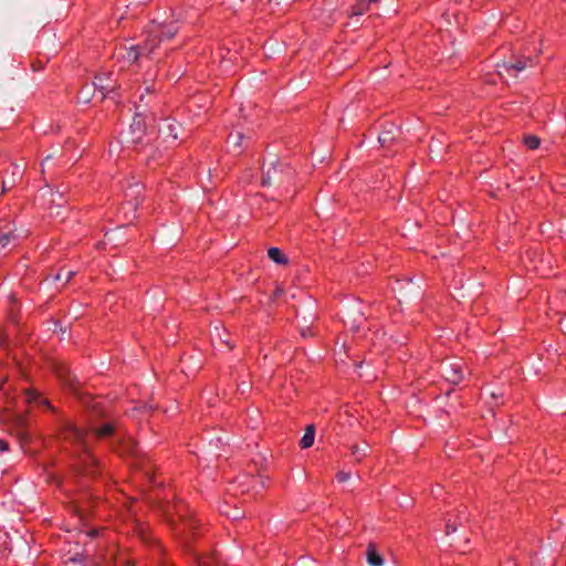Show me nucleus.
<instances>
[{
    "label": "nucleus",
    "mask_w": 566,
    "mask_h": 566,
    "mask_svg": "<svg viewBox=\"0 0 566 566\" xmlns=\"http://www.w3.org/2000/svg\"><path fill=\"white\" fill-rule=\"evenodd\" d=\"M116 427L114 423L106 422L99 427H92L90 434L87 431L75 427L71 422H65L62 427L61 436L64 441L70 442L75 447V452L78 457V465L82 468L84 474H95L97 462L90 452V441L93 438L106 439L115 433Z\"/></svg>",
    "instance_id": "1"
},
{
    "label": "nucleus",
    "mask_w": 566,
    "mask_h": 566,
    "mask_svg": "<svg viewBox=\"0 0 566 566\" xmlns=\"http://www.w3.org/2000/svg\"><path fill=\"white\" fill-rule=\"evenodd\" d=\"M177 32L178 28L172 23L168 25L153 23L145 40V50L148 54H153L161 41L174 38Z\"/></svg>",
    "instance_id": "2"
},
{
    "label": "nucleus",
    "mask_w": 566,
    "mask_h": 566,
    "mask_svg": "<svg viewBox=\"0 0 566 566\" xmlns=\"http://www.w3.org/2000/svg\"><path fill=\"white\" fill-rule=\"evenodd\" d=\"M294 175V170L285 164L279 163L276 165H273L270 167L265 176L263 177V185H283L285 182H289Z\"/></svg>",
    "instance_id": "3"
},
{
    "label": "nucleus",
    "mask_w": 566,
    "mask_h": 566,
    "mask_svg": "<svg viewBox=\"0 0 566 566\" xmlns=\"http://www.w3.org/2000/svg\"><path fill=\"white\" fill-rule=\"evenodd\" d=\"M142 55H151L147 53V50H145V43L143 45H124L118 48L117 50V57L123 60V65L120 66V69H124L125 66H129L133 63L137 62Z\"/></svg>",
    "instance_id": "4"
},
{
    "label": "nucleus",
    "mask_w": 566,
    "mask_h": 566,
    "mask_svg": "<svg viewBox=\"0 0 566 566\" xmlns=\"http://www.w3.org/2000/svg\"><path fill=\"white\" fill-rule=\"evenodd\" d=\"M440 373L447 381L457 385L463 379V364L458 360H444L440 365Z\"/></svg>",
    "instance_id": "5"
},
{
    "label": "nucleus",
    "mask_w": 566,
    "mask_h": 566,
    "mask_svg": "<svg viewBox=\"0 0 566 566\" xmlns=\"http://www.w3.org/2000/svg\"><path fill=\"white\" fill-rule=\"evenodd\" d=\"M147 128L146 117L142 113H136L129 126V132L132 134L130 142L138 143L145 135Z\"/></svg>",
    "instance_id": "6"
},
{
    "label": "nucleus",
    "mask_w": 566,
    "mask_h": 566,
    "mask_svg": "<svg viewBox=\"0 0 566 566\" xmlns=\"http://www.w3.org/2000/svg\"><path fill=\"white\" fill-rule=\"evenodd\" d=\"M180 128L181 126L178 122L167 118L160 124L158 130L165 139L177 140L179 138Z\"/></svg>",
    "instance_id": "7"
},
{
    "label": "nucleus",
    "mask_w": 566,
    "mask_h": 566,
    "mask_svg": "<svg viewBox=\"0 0 566 566\" xmlns=\"http://www.w3.org/2000/svg\"><path fill=\"white\" fill-rule=\"evenodd\" d=\"M197 527L198 521L192 515L181 516V521L175 527V531L179 536H182L185 539H188Z\"/></svg>",
    "instance_id": "8"
},
{
    "label": "nucleus",
    "mask_w": 566,
    "mask_h": 566,
    "mask_svg": "<svg viewBox=\"0 0 566 566\" xmlns=\"http://www.w3.org/2000/svg\"><path fill=\"white\" fill-rule=\"evenodd\" d=\"M468 521L464 511L452 512L448 514L446 520V533L450 535L458 530V526H462Z\"/></svg>",
    "instance_id": "9"
},
{
    "label": "nucleus",
    "mask_w": 566,
    "mask_h": 566,
    "mask_svg": "<svg viewBox=\"0 0 566 566\" xmlns=\"http://www.w3.org/2000/svg\"><path fill=\"white\" fill-rule=\"evenodd\" d=\"M133 465L136 470H139L140 472H143V474L146 478H148L149 480L151 479L153 465L148 458L142 457L136 453Z\"/></svg>",
    "instance_id": "10"
},
{
    "label": "nucleus",
    "mask_w": 566,
    "mask_h": 566,
    "mask_svg": "<svg viewBox=\"0 0 566 566\" xmlns=\"http://www.w3.org/2000/svg\"><path fill=\"white\" fill-rule=\"evenodd\" d=\"M367 563L369 566H382L384 558L377 551L375 544H369L366 551Z\"/></svg>",
    "instance_id": "11"
},
{
    "label": "nucleus",
    "mask_w": 566,
    "mask_h": 566,
    "mask_svg": "<svg viewBox=\"0 0 566 566\" xmlns=\"http://www.w3.org/2000/svg\"><path fill=\"white\" fill-rule=\"evenodd\" d=\"M534 62L531 57H526L524 60H518L515 63L512 64H504V69L507 73L516 74L517 72H521L525 70L528 65H533Z\"/></svg>",
    "instance_id": "12"
},
{
    "label": "nucleus",
    "mask_w": 566,
    "mask_h": 566,
    "mask_svg": "<svg viewBox=\"0 0 566 566\" xmlns=\"http://www.w3.org/2000/svg\"><path fill=\"white\" fill-rule=\"evenodd\" d=\"M315 438V428L313 424L306 427L305 432L300 441L302 449H307L313 446Z\"/></svg>",
    "instance_id": "13"
},
{
    "label": "nucleus",
    "mask_w": 566,
    "mask_h": 566,
    "mask_svg": "<svg viewBox=\"0 0 566 566\" xmlns=\"http://www.w3.org/2000/svg\"><path fill=\"white\" fill-rule=\"evenodd\" d=\"M268 255L276 264H282V265L287 264V258L279 248H275V247L270 248L268 250Z\"/></svg>",
    "instance_id": "14"
},
{
    "label": "nucleus",
    "mask_w": 566,
    "mask_h": 566,
    "mask_svg": "<svg viewBox=\"0 0 566 566\" xmlns=\"http://www.w3.org/2000/svg\"><path fill=\"white\" fill-rule=\"evenodd\" d=\"M107 80L108 78H104L103 76H96L94 81L95 87L101 91L103 96L113 90V86L106 83Z\"/></svg>",
    "instance_id": "15"
},
{
    "label": "nucleus",
    "mask_w": 566,
    "mask_h": 566,
    "mask_svg": "<svg viewBox=\"0 0 566 566\" xmlns=\"http://www.w3.org/2000/svg\"><path fill=\"white\" fill-rule=\"evenodd\" d=\"M243 135L240 132L230 133L228 136V145L234 149H240L242 144Z\"/></svg>",
    "instance_id": "16"
},
{
    "label": "nucleus",
    "mask_w": 566,
    "mask_h": 566,
    "mask_svg": "<svg viewBox=\"0 0 566 566\" xmlns=\"http://www.w3.org/2000/svg\"><path fill=\"white\" fill-rule=\"evenodd\" d=\"M367 449H368L367 444L365 447H360L358 444H354L350 448V451H352V454L356 458V461L360 462L364 458L367 457Z\"/></svg>",
    "instance_id": "17"
},
{
    "label": "nucleus",
    "mask_w": 566,
    "mask_h": 566,
    "mask_svg": "<svg viewBox=\"0 0 566 566\" xmlns=\"http://www.w3.org/2000/svg\"><path fill=\"white\" fill-rule=\"evenodd\" d=\"M10 174L11 177L9 179L11 180V185H15L17 180L22 177L23 168L20 165L12 163L10 165Z\"/></svg>",
    "instance_id": "18"
},
{
    "label": "nucleus",
    "mask_w": 566,
    "mask_h": 566,
    "mask_svg": "<svg viewBox=\"0 0 566 566\" xmlns=\"http://www.w3.org/2000/svg\"><path fill=\"white\" fill-rule=\"evenodd\" d=\"M198 566H219L217 557L207 555L198 557Z\"/></svg>",
    "instance_id": "19"
},
{
    "label": "nucleus",
    "mask_w": 566,
    "mask_h": 566,
    "mask_svg": "<svg viewBox=\"0 0 566 566\" xmlns=\"http://www.w3.org/2000/svg\"><path fill=\"white\" fill-rule=\"evenodd\" d=\"M220 511L222 514L227 515L228 517H230L232 520H239L242 517V513L240 512V510L238 507H233L232 510H230L228 506H224V507H221Z\"/></svg>",
    "instance_id": "20"
},
{
    "label": "nucleus",
    "mask_w": 566,
    "mask_h": 566,
    "mask_svg": "<svg viewBox=\"0 0 566 566\" xmlns=\"http://www.w3.org/2000/svg\"><path fill=\"white\" fill-rule=\"evenodd\" d=\"M539 144H541V140L537 136L530 135L524 138V145L528 149H532V150L537 149Z\"/></svg>",
    "instance_id": "21"
},
{
    "label": "nucleus",
    "mask_w": 566,
    "mask_h": 566,
    "mask_svg": "<svg viewBox=\"0 0 566 566\" xmlns=\"http://www.w3.org/2000/svg\"><path fill=\"white\" fill-rule=\"evenodd\" d=\"M74 272L71 270H60V272L55 275V281H62L64 280L65 283L70 282L72 277L74 276Z\"/></svg>",
    "instance_id": "22"
},
{
    "label": "nucleus",
    "mask_w": 566,
    "mask_h": 566,
    "mask_svg": "<svg viewBox=\"0 0 566 566\" xmlns=\"http://www.w3.org/2000/svg\"><path fill=\"white\" fill-rule=\"evenodd\" d=\"M12 239V233L10 231H7L0 235V247L6 248Z\"/></svg>",
    "instance_id": "23"
},
{
    "label": "nucleus",
    "mask_w": 566,
    "mask_h": 566,
    "mask_svg": "<svg viewBox=\"0 0 566 566\" xmlns=\"http://www.w3.org/2000/svg\"><path fill=\"white\" fill-rule=\"evenodd\" d=\"M336 479L339 483H344L350 479V473L345 471H339L336 474Z\"/></svg>",
    "instance_id": "24"
},
{
    "label": "nucleus",
    "mask_w": 566,
    "mask_h": 566,
    "mask_svg": "<svg viewBox=\"0 0 566 566\" xmlns=\"http://www.w3.org/2000/svg\"><path fill=\"white\" fill-rule=\"evenodd\" d=\"M56 375L65 382H69L70 379H69V376L66 375V370L64 367H57L56 368Z\"/></svg>",
    "instance_id": "25"
},
{
    "label": "nucleus",
    "mask_w": 566,
    "mask_h": 566,
    "mask_svg": "<svg viewBox=\"0 0 566 566\" xmlns=\"http://www.w3.org/2000/svg\"><path fill=\"white\" fill-rule=\"evenodd\" d=\"M14 185H11V180L8 178V179H4L2 181V192H6L9 188L13 187Z\"/></svg>",
    "instance_id": "26"
},
{
    "label": "nucleus",
    "mask_w": 566,
    "mask_h": 566,
    "mask_svg": "<svg viewBox=\"0 0 566 566\" xmlns=\"http://www.w3.org/2000/svg\"><path fill=\"white\" fill-rule=\"evenodd\" d=\"M9 450V443L6 440L0 439V452Z\"/></svg>",
    "instance_id": "27"
},
{
    "label": "nucleus",
    "mask_w": 566,
    "mask_h": 566,
    "mask_svg": "<svg viewBox=\"0 0 566 566\" xmlns=\"http://www.w3.org/2000/svg\"><path fill=\"white\" fill-rule=\"evenodd\" d=\"M213 337H218V338L222 342V339H221V332L219 331V328H218V327H216V335H214ZM223 343H224V344H226L230 349L232 348V346L229 344V342H228V340H223Z\"/></svg>",
    "instance_id": "28"
},
{
    "label": "nucleus",
    "mask_w": 566,
    "mask_h": 566,
    "mask_svg": "<svg viewBox=\"0 0 566 566\" xmlns=\"http://www.w3.org/2000/svg\"><path fill=\"white\" fill-rule=\"evenodd\" d=\"M378 139L381 144H385L388 140V138L384 134L379 135Z\"/></svg>",
    "instance_id": "29"
},
{
    "label": "nucleus",
    "mask_w": 566,
    "mask_h": 566,
    "mask_svg": "<svg viewBox=\"0 0 566 566\" xmlns=\"http://www.w3.org/2000/svg\"><path fill=\"white\" fill-rule=\"evenodd\" d=\"M96 534H97V531H92V532L90 533V535H91V536H95Z\"/></svg>",
    "instance_id": "30"
}]
</instances>
